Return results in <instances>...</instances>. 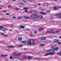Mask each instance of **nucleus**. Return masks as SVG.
<instances>
[{
    "mask_svg": "<svg viewBox=\"0 0 61 61\" xmlns=\"http://www.w3.org/2000/svg\"><path fill=\"white\" fill-rule=\"evenodd\" d=\"M29 42H27V44L28 45H31V44H32L33 45H35V43H34V40L32 39H29L28 40Z\"/></svg>",
    "mask_w": 61,
    "mask_h": 61,
    "instance_id": "obj_1",
    "label": "nucleus"
},
{
    "mask_svg": "<svg viewBox=\"0 0 61 61\" xmlns=\"http://www.w3.org/2000/svg\"><path fill=\"white\" fill-rule=\"evenodd\" d=\"M31 18L32 19H34L37 18L39 16L36 14H32L31 15Z\"/></svg>",
    "mask_w": 61,
    "mask_h": 61,
    "instance_id": "obj_2",
    "label": "nucleus"
},
{
    "mask_svg": "<svg viewBox=\"0 0 61 61\" xmlns=\"http://www.w3.org/2000/svg\"><path fill=\"white\" fill-rule=\"evenodd\" d=\"M13 55L15 56H19L22 55V53H16V52H14L12 53Z\"/></svg>",
    "mask_w": 61,
    "mask_h": 61,
    "instance_id": "obj_3",
    "label": "nucleus"
},
{
    "mask_svg": "<svg viewBox=\"0 0 61 61\" xmlns=\"http://www.w3.org/2000/svg\"><path fill=\"white\" fill-rule=\"evenodd\" d=\"M58 49V48L57 47L54 49H51L49 50H46V51L47 52H49L51 51H57Z\"/></svg>",
    "mask_w": 61,
    "mask_h": 61,
    "instance_id": "obj_4",
    "label": "nucleus"
},
{
    "mask_svg": "<svg viewBox=\"0 0 61 61\" xmlns=\"http://www.w3.org/2000/svg\"><path fill=\"white\" fill-rule=\"evenodd\" d=\"M23 9H24V10H25V12H27V10H28V8H27V7H25L23 8Z\"/></svg>",
    "mask_w": 61,
    "mask_h": 61,
    "instance_id": "obj_5",
    "label": "nucleus"
},
{
    "mask_svg": "<svg viewBox=\"0 0 61 61\" xmlns=\"http://www.w3.org/2000/svg\"><path fill=\"white\" fill-rule=\"evenodd\" d=\"M7 47H8V48H14V46H7Z\"/></svg>",
    "mask_w": 61,
    "mask_h": 61,
    "instance_id": "obj_6",
    "label": "nucleus"
},
{
    "mask_svg": "<svg viewBox=\"0 0 61 61\" xmlns=\"http://www.w3.org/2000/svg\"><path fill=\"white\" fill-rule=\"evenodd\" d=\"M50 55H51V56H53V55L54 54H55L54 52H50L49 53Z\"/></svg>",
    "mask_w": 61,
    "mask_h": 61,
    "instance_id": "obj_7",
    "label": "nucleus"
},
{
    "mask_svg": "<svg viewBox=\"0 0 61 61\" xmlns=\"http://www.w3.org/2000/svg\"><path fill=\"white\" fill-rule=\"evenodd\" d=\"M25 27V26H22V25H21L20 26V28H24Z\"/></svg>",
    "mask_w": 61,
    "mask_h": 61,
    "instance_id": "obj_8",
    "label": "nucleus"
},
{
    "mask_svg": "<svg viewBox=\"0 0 61 61\" xmlns=\"http://www.w3.org/2000/svg\"><path fill=\"white\" fill-rule=\"evenodd\" d=\"M41 39L42 40H45L46 39V38L45 37H42L41 38Z\"/></svg>",
    "mask_w": 61,
    "mask_h": 61,
    "instance_id": "obj_9",
    "label": "nucleus"
},
{
    "mask_svg": "<svg viewBox=\"0 0 61 61\" xmlns=\"http://www.w3.org/2000/svg\"><path fill=\"white\" fill-rule=\"evenodd\" d=\"M1 57H6L7 56V55H2L1 56Z\"/></svg>",
    "mask_w": 61,
    "mask_h": 61,
    "instance_id": "obj_10",
    "label": "nucleus"
},
{
    "mask_svg": "<svg viewBox=\"0 0 61 61\" xmlns=\"http://www.w3.org/2000/svg\"><path fill=\"white\" fill-rule=\"evenodd\" d=\"M18 39L19 41H22V38H21V37H18Z\"/></svg>",
    "mask_w": 61,
    "mask_h": 61,
    "instance_id": "obj_11",
    "label": "nucleus"
},
{
    "mask_svg": "<svg viewBox=\"0 0 61 61\" xmlns=\"http://www.w3.org/2000/svg\"><path fill=\"white\" fill-rule=\"evenodd\" d=\"M59 41V40H55L54 39V40L53 42H57V41Z\"/></svg>",
    "mask_w": 61,
    "mask_h": 61,
    "instance_id": "obj_12",
    "label": "nucleus"
},
{
    "mask_svg": "<svg viewBox=\"0 0 61 61\" xmlns=\"http://www.w3.org/2000/svg\"><path fill=\"white\" fill-rule=\"evenodd\" d=\"M23 18L24 19H29V17H26L25 16H24Z\"/></svg>",
    "mask_w": 61,
    "mask_h": 61,
    "instance_id": "obj_13",
    "label": "nucleus"
},
{
    "mask_svg": "<svg viewBox=\"0 0 61 61\" xmlns=\"http://www.w3.org/2000/svg\"><path fill=\"white\" fill-rule=\"evenodd\" d=\"M40 13L41 14H42V15H46V13L42 12H40Z\"/></svg>",
    "mask_w": 61,
    "mask_h": 61,
    "instance_id": "obj_14",
    "label": "nucleus"
},
{
    "mask_svg": "<svg viewBox=\"0 0 61 61\" xmlns=\"http://www.w3.org/2000/svg\"><path fill=\"white\" fill-rule=\"evenodd\" d=\"M49 55H50L49 54V53L46 54L45 55H44V56H49Z\"/></svg>",
    "mask_w": 61,
    "mask_h": 61,
    "instance_id": "obj_15",
    "label": "nucleus"
},
{
    "mask_svg": "<svg viewBox=\"0 0 61 61\" xmlns=\"http://www.w3.org/2000/svg\"><path fill=\"white\" fill-rule=\"evenodd\" d=\"M53 9L55 10H57V8L56 7H54L53 8Z\"/></svg>",
    "mask_w": 61,
    "mask_h": 61,
    "instance_id": "obj_16",
    "label": "nucleus"
},
{
    "mask_svg": "<svg viewBox=\"0 0 61 61\" xmlns=\"http://www.w3.org/2000/svg\"><path fill=\"white\" fill-rule=\"evenodd\" d=\"M42 30V29L41 28L39 29L38 31L39 32H41Z\"/></svg>",
    "mask_w": 61,
    "mask_h": 61,
    "instance_id": "obj_17",
    "label": "nucleus"
},
{
    "mask_svg": "<svg viewBox=\"0 0 61 61\" xmlns=\"http://www.w3.org/2000/svg\"><path fill=\"white\" fill-rule=\"evenodd\" d=\"M18 46L20 47H22V46H23V45L22 44H19L18 45Z\"/></svg>",
    "mask_w": 61,
    "mask_h": 61,
    "instance_id": "obj_18",
    "label": "nucleus"
},
{
    "mask_svg": "<svg viewBox=\"0 0 61 61\" xmlns=\"http://www.w3.org/2000/svg\"><path fill=\"white\" fill-rule=\"evenodd\" d=\"M40 46H45V44H40Z\"/></svg>",
    "mask_w": 61,
    "mask_h": 61,
    "instance_id": "obj_19",
    "label": "nucleus"
},
{
    "mask_svg": "<svg viewBox=\"0 0 61 61\" xmlns=\"http://www.w3.org/2000/svg\"><path fill=\"white\" fill-rule=\"evenodd\" d=\"M56 15V16H59L60 15H61V13L59 14H58Z\"/></svg>",
    "mask_w": 61,
    "mask_h": 61,
    "instance_id": "obj_20",
    "label": "nucleus"
},
{
    "mask_svg": "<svg viewBox=\"0 0 61 61\" xmlns=\"http://www.w3.org/2000/svg\"><path fill=\"white\" fill-rule=\"evenodd\" d=\"M3 27L2 26H0V29H3Z\"/></svg>",
    "mask_w": 61,
    "mask_h": 61,
    "instance_id": "obj_21",
    "label": "nucleus"
},
{
    "mask_svg": "<svg viewBox=\"0 0 61 61\" xmlns=\"http://www.w3.org/2000/svg\"><path fill=\"white\" fill-rule=\"evenodd\" d=\"M39 17H40V18H43V17H42V16L41 15L39 16Z\"/></svg>",
    "mask_w": 61,
    "mask_h": 61,
    "instance_id": "obj_22",
    "label": "nucleus"
},
{
    "mask_svg": "<svg viewBox=\"0 0 61 61\" xmlns=\"http://www.w3.org/2000/svg\"><path fill=\"white\" fill-rule=\"evenodd\" d=\"M52 31V30H50L48 31V32H51Z\"/></svg>",
    "mask_w": 61,
    "mask_h": 61,
    "instance_id": "obj_23",
    "label": "nucleus"
},
{
    "mask_svg": "<svg viewBox=\"0 0 61 61\" xmlns=\"http://www.w3.org/2000/svg\"><path fill=\"white\" fill-rule=\"evenodd\" d=\"M31 58V57L30 56H28V59H30Z\"/></svg>",
    "mask_w": 61,
    "mask_h": 61,
    "instance_id": "obj_24",
    "label": "nucleus"
},
{
    "mask_svg": "<svg viewBox=\"0 0 61 61\" xmlns=\"http://www.w3.org/2000/svg\"><path fill=\"white\" fill-rule=\"evenodd\" d=\"M22 43H26V41H24L22 42Z\"/></svg>",
    "mask_w": 61,
    "mask_h": 61,
    "instance_id": "obj_25",
    "label": "nucleus"
},
{
    "mask_svg": "<svg viewBox=\"0 0 61 61\" xmlns=\"http://www.w3.org/2000/svg\"><path fill=\"white\" fill-rule=\"evenodd\" d=\"M44 5H45V6H46V5H48V4L47 3H45L44 4Z\"/></svg>",
    "mask_w": 61,
    "mask_h": 61,
    "instance_id": "obj_26",
    "label": "nucleus"
},
{
    "mask_svg": "<svg viewBox=\"0 0 61 61\" xmlns=\"http://www.w3.org/2000/svg\"><path fill=\"white\" fill-rule=\"evenodd\" d=\"M22 0L23 2H24V3H26V2L25 1V0Z\"/></svg>",
    "mask_w": 61,
    "mask_h": 61,
    "instance_id": "obj_27",
    "label": "nucleus"
},
{
    "mask_svg": "<svg viewBox=\"0 0 61 61\" xmlns=\"http://www.w3.org/2000/svg\"><path fill=\"white\" fill-rule=\"evenodd\" d=\"M50 11L49 10H48L47 11V13H50Z\"/></svg>",
    "mask_w": 61,
    "mask_h": 61,
    "instance_id": "obj_28",
    "label": "nucleus"
},
{
    "mask_svg": "<svg viewBox=\"0 0 61 61\" xmlns=\"http://www.w3.org/2000/svg\"><path fill=\"white\" fill-rule=\"evenodd\" d=\"M21 17H18L17 18V19H21Z\"/></svg>",
    "mask_w": 61,
    "mask_h": 61,
    "instance_id": "obj_29",
    "label": "nucleus"
},
{
    "mask_svg": "<svg viewBox=\"0 0 61 61\" xmlns=\"http://www.w3.org/2000/svg\"><path fill=\"white\" fill-rule=\"evenodd\" d=\"M10 27H13V24H11V25H10Z\"/></svg>",
    "mask_w": 61,
    "mask_h": 61,
    "instance_id": "obj_30",
    "label": "nucleus"
},
{
    "mask_svg": "<svg viewBox=\"0 0 61 61\" xmlns=\"http://www.w3.org/2000/svg\"><path fill=\"white\" fill-rule=\"evenodd\" d=\"M12 18H14V19H15L16 18V17L15 16H14L12 17Z\"/></svg>",
    "mask_w": 61,
    "mask_h": 61,
    "instance_id": "obj_31",
    "label": "nucleus"
},
{
    "mask_svg": "<svg viewBox=\"0 0 61 61\" xmlns=\"http://www.w3.org/2000/svg\"><path fill=\"white\" fill-rule=\"evenodd\" d=\"M2 12V13H5V12H6V11L5 10L3 11Z\"/></svg>",
    "mask_w": 61,
    "mask_h": 61,
    "instance_id": "obj_32",
    "label": "nucleus"
},
{
    "mask_svg": "<svg viewBox=\"0 0 61 61\" xmlns=\"http://www.w3.org/2000/svg\"><path fill=\"white\" fill-rule=\"evenodd\" d=\"M30 36H31V37H32L33 36L32 35V34H30Z\"/></svg>",
    "mask_w": 61,
    "mask_h": 61,
    "instance_id": "obj_33",
    "label": "nucleus"
},
{
    "mask_svg": "<svg viewBox=\"0 0 61 61\" xmlns=\"http://www.w3.org/2000/svg\"><path fill=\"white\" fill-rule=\"evenodd\" d=\"M36 33H37V31H34V34H36Z\"/></svg>",
    "mask_w": 61,
    "mask_h": 61,
    "instance_id": "obj_34",
    "label": "nucleus"
},
{
    "mask_svg": "<svg viewBox=\"0 0 61 61\" xmlns=\"http://www.w3.org/2000/svg\"><path fill=\"white\" fill-rule=\"evenodd\" d=\"M10 59H12V57H10Z\"/></svg>",
    "mask_w": 61,
    "mask_h": 61,
    "instance_id": "obj_35",
    "label": "nucleus"
},
{
    "mask_svg": "<svg viewBox=\"0 0 61 61\" xmlns=\"http://www.w3.org/2000/svg\"><path fill=\"white\" fill-rule=\"evenodd\" d=\"M56 33H59V31L58 30H56Z\"/></svg>",
    "mask_w": 61,
    "mask_h": 61,
    "instance_id": "obj_36",
    "label": "nucleus"
},
{
    "mask_svg": "<svg viewBox=\"0 0 61 61\" xmlns=\"http://www.w3.org/2000/svg\"><path fill=\"white\" fill-rule=\"evenodd\" d=\"M8 7H10V8L11 7V6H10V5H8Z\"/></svg>",
    "mask_w": 61,
    "mask_h": 61,
    "instance_id": "obj_37",
    "label": "nucleus"
},
{
    "mask_svg": "<svg viewBox=\"0 0 61 61\" xmlns=\"http://www.w3.org/2000/svg\"><path fill=\"white\" fill-rule=\"evenodd\" d=\"M10 32H12V30H9Z\"/></svg>",
    "mask_w": 61,
    "mask_h": 61,
    "instance_id": "obj_38",
    "label": "nucleus"
},
{
    "mask_svg": "<svg viewBox=\"0 0 61 61\" xmlns=\"http://www.w3.org/2000/svg\"><path fill=\"white\" fill-rule=\"evenodd\" d=\"M6 15H9V14H8V13H7L6 14Z\"/></svg>",
    "mask_w": 61,
    "mask_h": 61,
    "instance_id": "obj_39",
    "label": "nucleus"
},
{
    "mask_svg": "<svg viewBox=\"0 0 61 61\" xmlns=\"http://www.w3.org/2000/svg\"><path fill=\"white\" fill-rule=\"evenodd\" d=\"M54 47H55L53 46H52L51 47V48H54Z\"/></svg>",
    "mask_w": 61,
    "mask_h": 61,
    "instance_id": "obj_40",
    "label": "nucleus"
},
{
    "mask_svg": "<svg viewBox=\"0 0 61 61\" xmlns=\"http://www.w3.org/2000/svg\"><path fill=\"white\" fill-rule=\"evenodd\" d=\"M19 9L18 8H17L16 9V10H19Z\"/></svg>",
    "mask_w": 61,
    "mask_h": 61,
    "instance_id": "obj_41",
    "label": "nucleus"
},
{
    "mask_svg": "<svg viewBox=\"0 0 61 61\" xmlns=\"http://www.w3.org/2000/svg\"><path fill=\"white\" fill-rule=\"evenodd\" d=\"M59 18H61V16H60L58 17Z\"/></svg>",
    "mask_w": 61,
    "mask_h": 61,
    "instance_id": "obj_42",
    "label": "nucleus"
},
{
    "mask_svg": "<svg viewBox=\"0 0 61 61\" xmlns=\"http://www.w3.org/2000/svg\"><path fill=\"white\" fill-rule=\"evenodd\" d=\"M55 33V32H51V33H52V34L53 33Z\"/></svg>",
    "mask_w": 61,
    "mask_h": 61,
    "instance_id": "obj_43",
    "label": "nucleus"
},
{
    "mask_svg": "<svg viewBox=\"0 0 61 61\" xmlns=\"http://www.w3.org/2000/svg\"><path fill=\"white\" fill-rule=\"evenodd\" d=\"M45 10V9H41V10Z\"/></svg>",
    "mask_w": 61,
    "mask_h": 61,
    "instance_id": "obj_44",
    "label": "nucleus"
},
{
    "mask_svg": "<svg viewBox=\"0 0 61 61\" xmlns=\"http://www.w3.org/2000/svg\"><path fill=\"white\" fill-rule=\"evenodd\" d=\"M58 44H59V45H60V43H59V42H58Z\"/></svg>",
    "mask_w": 61,
    "mask_h": 61,
    "instance_id": "obj_45",
    "label": "nucleus"
},
{
    "mask_svg": "<svg viewBox=\"0 0 61 61\" xmlns=\"http://www.w3.org/2000/svg\"><path fill=\"white\" fill-rule=\"evenodd\" d=\"M38 5H41V4L40 3H39L38 4Z\"/></svg>",
    "mask_w": 61,
    "mask_h": 61,
    "instance_id": "obj_46",
    "label": "nucleus"
},
{
    "mask_svg": "<svg viewBox=\"0 0 61 61\" xmlns=\"http://www.w3.org/2000/svg\"><path fill=\"white\" fill-rule=\"evenodd\" d=\"M2 36H4V34L3 33H2Z\"/></svg>",
    "mask_w": 61,
    "mask_h": 61,
    "instance_id": "obj_47",
    "label": "nucleus"
},
{
    "mask_svg": "<svg viewBox=\"0 0 61 61\" xmlns=\"http://www.w3.org/2000/svg\"><path fill=\"white\" fill-rule=\"evenodd\" d=\"M5 30L4 29L2 30V31H5Z\"/></svg>",
    "mask_w": 61,
    "mask_h": 61,
    "instance_id": "obj_48",
    "label": "nucleus"
},
{
    "mask_svg": "<svg viewBox=\"0 0 61 61\" xmlns=\"http://www.w3.org/2000/svg\"><path fill=\"white\" fill-rule=\"evenodd\" d=\"M59 38H61V36H60L59 37Z\"/></svg>",
    "mask_w": 61,
    "mask_h": 61,
    "instance_id": "obj_49",
    "label": "nucleus"
},
{
    "mask_svg": "<svg viewBox=\"0 0 61 61\" xmlns=\"http://www.w3.org/2000/svg\"><path fill=\"white\" fill-rule=\"evenodd\" d=\"M30 2H32V0H30Z\"/></svg>",
    "mask_w": 61,
    "mask_h": 61,
    "instance_id": "obj_50",
    "label": "nucleus"
},
{
    "mask_svg": "<svg viewBox=\"0 0 61 61\" xmlns=\"http://www.w3.org/2000/svg\"><path fill=\"white\" fill-rule=\"evenodd\" d=\"M58 8L59 9H60L61 8V7H59Z\"/></svg>",
    "mask_w": 61,
    "mask_h": 61,
    "instance_id": "obj_51",
    "label": "nucleus"
},
{
    "mask_svg": "<svg viewBox=\"0 0 61 61\" xmlns=\"http://www.w3.org/2000/svg\"><path fill=\"white\" fill-rule=\"evenodd\" d=\"M0 9H2V8H0Z\"/></svg>",
    "mask_w": 61,
    "mask_h": 61,
    "instance_id": "obj_52",
    "label": "nucleus"
},
{
    "mask_svg": "<svg viewBox=\"0 0 61 61\" xmlns=\"http://www.w3.org/2000/svg\"><path fill=\"white\" fill-rule=\"evenodd\" d=\"M4 36H7V35H5Z\"/></svg>",
    "mask_w": 61,
    "mask_h": 61,
    "instance_id": "obj_53",
    "label": "nucleus"
},
{
    "mask_svg": "<svg viewBox=\"0 0 61 61\" xmlns=\"http://www.w3.org/2000/svg\"><path fill=\"white\" fill-rule=\"evenodd\" d=\"M26 49V48H24V50H25V49Z\"/></svg>",
    "mask_w": 61,
    "mask_h": 61,
    "instance_id": "obj_54",
    "label": "nucleus"
},
{
    "mask_svg": "<svg viewBox=\"0 0 61 61\" xmlns=\"http://www.w3.org/2000/svg\"><path fill=\"white\" fill-rule=\"evenodd\" d=\"M27 31H30V30H27Z\"/></svg>",
    "mask_w": 61,
    "mask_h": 61,
    "instance_id": "obj_55",
    "label": "nucleus"
},
{
    "mask_svg": "<svg viewBox=\"0 0 61 61\" xmlns=\"http://www.w3.org/2000/svg\"><path fill=\"white\" fill-rule=\"evenodd\" d=\"M53 1H57V0H53Z\"/></svg>",
    "mask_w": 61,
    "mask_h": 61,
    "instance_id": "obj_56",
    "label": "nucleus"
},
{
    "mask_svg": "<svg viewBox=\"0 0 61 61\" xmlns=\"http://www.w3.org/2000/svg\"><path fill=\"white\" fill-rule=\"evenodd\" d=\"M0 21H2V19H0Z\"/></svg>",
    "mask_w": 61,
    "mask_h": 61,
    "instance_id": "obj_57",
    "label": "nucleus"
},
{
    "mask_svg": "<svg viewBox=\"0 0 61 61\" xmlns=\"http://www.w3.org/2000/svg\"><path fill=\"white\" fill-rule=\"evenodd\" d=\"M12 1H16V0H12Z\"/></svg>",
    "mask_w": 61,
    "mask_h": 61,
    "instance_id": "obj_58",
    "label": "nucleus"
},
{
    "mask_svg": "<svg viewBox=\"0 0 61 61\" xmlns=\"http://www.w3.org/2000/svg\"><path fill=\"white\" fill-rule=\"evenodd\" d=\"M53 16H51V18H53Z\"/></svg>",
    "mask_w": 61,
    "mask_h": 61,
    "instance_id": "obj_59",
    "label": "nucleus"
},
{
    "mask_svg": "<svg viewBox=\"0 0 61 61\" xmlns=\"http://www.w3.org/2000/svg\"><path fill=\"white\" fill-rule=\"evenodd\" d=\"M20 4H22V3H20Z\"/></svg>",
    "mask_w": 61,
    "mask_h": 61,
    "instance_id": "obj_60",
    "label": "nucleus"
},
{
    "mask_svg": "<svg viewBox=\"0 0 61 61\" xmlns=\"http://www.w3.org/2000/svg\"><path fill=\"white\" fill-rule=\"evenodd\" d=\"M22 5H24V4L23 3H22Z\"/></svg>",
    "mask_w": 61,
    "mask_h": 61,
    "instance_id": "obj_61",
    "label": "nucleus"
},
{
    "mask_svg": "<svg viewBox=\"0 0 61 61\" xmlns=\"http://www.w3.org/2000/svg\"><path fill=\"white\" fill-rule=\"evenodd\" d=\"M34 11H35V12H36V10H34Z\"/></svg>",
    "mask_w": 61,
    "mask_h": 61,
    "instance_id": "obj_62",
    "label": "nucleus"
},
{
    "mask_svg": "<svg viewBox=\"0 0 61 61\" xmlns=\"http://www.w3.org/2000/svg\"><path fill=\"white\" fill-rule=\"evenodd\" d=\"M60 44H61V42L60 43Z\"/></svg>",
    "mask_w": 61,
    "mask_h": 61,
    "instance_id": "obj_63",
    "label": "nucleus"
},
{
    "mask_svg": "<svg viewBox=\"0 0 61 61\" xmlns=\"http://www.w3.org/2000/svg\"><path fill=\"white\" fill-rule=\"evenodd\" d=\"M61 14V13H60Z\"/></svg>",
    "mask_w": 61,
    "mask_h": 61,
    "instance_id": "obj_64",
    "label": "nucleus"
}]
</instances>
